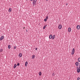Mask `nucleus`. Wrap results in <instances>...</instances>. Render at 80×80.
<instances>
[{"mask_svg":"<svg viewBox=\"0 0 80 80\" xmlns=\"http://www.w3.org/2000/svg\"><path fill=\"white\" fill-rule=\"evenodd\" d=\"M37 0H33L32 1V4L33 6L36 5V2H37Z\"/></svg>","mask_w":80,"mask_h":80,"instance_id":"f257e3e1","label":"nucleus"},{"mask_svg":"<svg viewBox=\"0 0 80 80\" xmlns=\"http://www.w3.org/2000/svg\"><path fill=\"white\" fill-rule=\"evenodd\" d=\"M74 52H75V48H73L72 49V52L71 53L72 55H73V54H74Z\"/></svg>","mask_w":80,"mask_h":80,"instance_id":"f03ea898","label":"nucleus"},{"mask_svg":"<svg viewBox=\"0 0 80 80\" xmlns=\"http://www.w3.org/2000/svg\"><path fill=\"white\" fill-rule=\"evenodd\" d=\"M77 72H78V73H80V69H79V68H78V67H77Z\"/></svg>","mask_w":80,"mask_h":80,"instance_id":"7ed1b4c3","label":"nucleus"},{"mask_svg":"<svg viewBox=\"0 0 80 80\" xmlns=\"http://www.w3.org/2000/svg\"><path fill=\"white\" fill-rule=\"evenodd\" d=\"M22 53H19L18 55V57L19 58H21V57H22Z\"/></svg>","mask_w":80,"mask_h":80,"instance_id":"20e7f679","label":"nucleus"},{"mask_svg":"<svg viewBox=\"0 0 80 80\" xmlns=\"http://www.w3.org/2000/svg\"><path fill=\"white\" fill-rule=\"evenodd\" d=\"M62 25H61V24H59L58 27V28L60 29H61V28H62Z\"/></svg>","mask_w":80,"mask_h":80,"instance_id":"39448f33","label":"nucleus"},{"mask_svg":"<svg viewBox=\"0 0 80 80\" xmlns=\"http://www.w3.org/2000/svg\"><path fill=\"white\" fill-rule=\"evenodd\" d=\"M77 29L78 30H79V29H80V25H78V26H77Z\"/></svg>","mask_w":80,"mask_h":80,"instance_id":"423d86ee","label":"nucleus"},{"mask_svg":"<svg viewBox=\"0 0 80 80\" xmlns=\"http://www.w3.org/2000/svg\"><path fill=\"white\" fill-rule=\"evenodd\" d=\"M3 38H4V37H3V36H2L1 37L0 40H3Z\"/></svg>","mask_w":80,"mask_h":80,"instance_id":"0eeeda50","label":"nucleus"},{"mask_svg":"<svg viewBox=\"0 0 80 80\" xmlns=\"http://www.w3.org/2000/svg\"><path fill=\"white\" fill-rule=\"evenodd\" d=\"M76 65V66H78V65H79V63H78V62H76L75 63Z\"/></svg>","mask_w":80,"mask_h":80,"instance_id":"6e6552de","label":"nucleus"},{"mask_svg":"<svg viewBox=\"0 0 80 80\" xmlns=\"http://www.w3.org/2000/svg\"><path fill=\"white\" fill-rule=\"evenodd\" d=\"M68 32H71V28H68Z\"/></svg>","mask_w":80,"mask_h":80,"instance_id":"1a4fd4ad","label":"nucleus"},{"mask_svg":"<svg viewBox=\"0 0 80 80\" xmlns=\"http://www.w3.org/2000/svg\"><path fill=\"white\" fill-rule=\"evenodd\" d=\"M52 38V34H51L49 35V38L50 39H51Z\"/></svg>","mask_w":80,"mask_h":80,"instance_id":"9d476101","label":"nucleus"},{"mask_svg":"<svg viewBox=\"0 0 80 80\" xmlns=\"http://www.w3.org/2000/svg\"><path fill=\"white\" fill-rule=\"evenodd\" d=\"M27 65H28V62H26L25 63V66L26 67H27Z\"/></svg>","mask_w":80,"mask_h":80,"instance_id":"9b49d317","label":"nucleus"},{"mask_svg":"<svg viewBox=\"0 0 80 80\" xmlns=\"http://www.w3.org/2000/svg\"><path fill=\"white\" fill-rule=\"evenodd\" d=\"M47 25H45L43 27V30L45 29V28L47 27Z\"/></svg>","mask_w":80,"mask_h":80,"instance_id":"f8f14e48","label":"nucleus"},{"mask_svg":"<svg viewBox=\"0 0 80 80\" xmlns=\"http://www.w3.org/2000/svg\"><path fill=\"white\" fill-rule=\"evenodd\" d=\"M13 67L14 68H16V67H17V65H16V64H15L14 65Z\"/></svg>","mask_w":80,"mask_h":80,"instance_id":"ddd939ff","label":"nucleus"},{"mask_svg":"<svg viewBox=\"0 0 80 80\" xmlns=\"http://www.w3.org/2000/svg\"><path fill=\"white\" fill-rule=\"evenodd\" d=\"M55 35H54L53 36H52V39L53 40L55 38Z\"/></svg>","mask_w":80,"mask_h":80,"instance_id":"4468645a","label":"nucleus"},{"mask_svg":"<svg viewBox=\"0 0 80 80\" xmlns=\"http://www.w3.org/2000/svg\"><path fill=\"white\" fill-rule=\"evenodd\" d=\"M35 55H33L32 57V59H34V58H35Z\"/></svg>","mask_w":80,"mask_h":80,"instance_id":"2eb2a0df","label":"nucleus"},{"mask_svg":"<svg viewBox=\"0 0 80 80\" xmlns=\"http://www.w3.org/2000/svg\"><path fill=\"white\" fill-rule=\"evenodd\" d=\"M39 76H41L42 75V72H39Z\"/></svg>","mask_w":80,"mask_h":80,"instance_id":"dca6fc26","label":"nucleus"},{"mask_svg":"<svg viewBox=\"0 0 80 80\" xmlns=\"http://www.w3.org/2000/svg\"><path fill=\"white\" fill-rule=\"evenodd\" d=\"M10 48H11V46H10V45H8V48H9V49H10Z\"/></svg>","mask_w":80,"mask_h":80,"instance_id":"f3484780","label":"nucleus"},{"mask_svg":"<svg viewBox=\"0 0 80 80\" xmlns=\"http://www.w3.org/2000/svg\"><path fill=\"white\" fill-rule=\"evenodd\" d=\"M8 11H9V12H11V11H12V9H11V8H10L9 9Z\"/></svg>","mask_w":80,"mask_h":80,"instance_id":"a211bd4d","label":"nucleus"},{"mask_svg":"<svg viewBox=\"0 0 80 80\" xmlns=\"http://www.w3.org/2000/svg\"><path fill=\"white\" fill-rule=\"evenodd\" d=\"M0 52H3V49H0Z\"/></svg>","mask_w":80,"mask_h":80,"instance_id":"6ab92c4d","label":"nucleus"},{"mask_svg":"<svg viewBox=\"0 0 80 80\" xmlns=\"http://www.w3.org/2000/svg\"><path fill=\"white\" fill-rule=\"evenodd\" d=\"M17 66H20V63H18L17 64Z\"/></svg>","mask_w":80,"mask_h":80,"instance_id":"aec40b11","label":"nucleus"},{"mask_svg":"<svg viewBox=\"0 0 80 80\" xmlns=\"http://www.w3.org/2000/svg\"><path fill=\"white\" fill-rule=\"evenodd\" d=\"M78 62H80V58H78Z\"/></svg>","mask_w":80,"mask_h":80,"instance_id":"412c9836","label":"nucleus"},{"mask_svg":"<svg viewBox=\"0 0 80 80\" xmlns=\"http://www.w3.org/2000/svg\"><path fill=\"white\" fill-rule=\"evenodd\" d=\"M17 48V46H14V49H16V48Z\"/></svg>","mask_w":80,"mask_h":80,"instance_id":"4be33fe9","label":"nucleus"},{"mask_svg":"<svg viewBox=\"0 0 80 80\" xmlns=\"http://www.w3.org/2000/svg\"><path fill=\"white\" fill-rule=\"evenodd\" d=\"M48 18V16L46 17V19H47Z\"/></svg>","mask_w":80,"mask_h":80,"instance_id":"5701e85b","label":"nucleus"},{"mask_svg":"<svg viewBox=\"0 0 80 80\" xmlns=\"http://www.w3.org/2000/svg\"><path fill=\"white\" fill-rule=\"evenodd\" d=\"M44 20L45 22H47V19H45Z\"/></svg>","mask_w":80,"mask_h":80,"instance_id":"b1692460","label":"nucleus"},{"mask_svg":"<svg viewBox=\"0 0 80 80\" xmlns=\"http://www.w3.org/2000/svg\"><path fill=\"white\" fill-rule=\"evenodd\" d=\"M78 80H80V78H78Z\"/></svg>","mask_w":80,"mask_h":80,"instance_id":"393cba45","label":"nucleus"},{"mask_svg":"<svg viewBox=\"0 0 80 80\" xmlns=\"http://www.w3.org/2000/svg\"><path fill=\"white\" fill-rule=\"evenodd\" d=\"M55 75V74H54V73H52V76H54Z\"/></svg>","mask_w":80,"mask_h":80,"instance_id":"a878e982","label":"nucleus"},{"mask_svg":"<svg viewBox=\"0 0 80 80\" xmlns=\"http://www.w3.org/2000/svg\"><path fill=\"white\" fill-rule=\"evenodd\" d=\"M79 67H80V63H79Z\"/></svg>","mask_w":80,"mask_h":80,"instance_id":"bb28decb","label":"nucleus"},{"mask_svg":"<svg viewBox=\"0 0 80 80\" xmlns=\"http://www.w3.org/2000/svg\"><path fill=\"white\" fill-rule=\"evenodd\" d=\"M37 50V48H35V50Z\"/></svg>","mask_w":80,"mask_h":80,"instance_id":"cd10ccee","label":"nucleus"},{"mask_svg":"<svg viewBox=\"0 0 80 80\" xmlns=\"http://www.w3.org/2000/svg\"><path fill=\"white\" fill-rule=\"evenodd\" d=\"M78 68H79V69L80 70V67H79Z\"/></svg>","mask_w":80,"mask_h":80,"instance_id":"c85d7f7f","label":"nucleus"},{"mask_svg":"<svg viewBox=\"0 0 80 80\" xmlns=\"http://www.w3.org/2000/svg\"><path fill=\"white\" fill-rule=\"evenodd\" d=\"M26 32H28V31L27 30H26Z\"/></svg>","mask_w":80,"mask_h":80,"instance_id":"c756f323","label":"nucleus"},{"mask_svg":"<svg viewBox=\"0 0 80 80\" xmlns=\"http://www.w3.org/2000/svg\"><path fill=\"white\" fill-rule=\"evenodd\" d=\"M31 1H33V0H30Z\"/></svg>","mask_w":80,"mask_h":80,"instance_id":"7c9ffc66","label":"nucleus"},{"mask_svg":"<svg viewBox=\"0 0 80 80\" xmlns=\"http://www.w3.org/2000/svg\"><path fill=\"white\" fill-rule=\"evenodd\" d=\"M46 0V1H48V0Z\"/></svg>","mask_w":80,"mask_h":80,"instance_id":"2f4dec72","label":"nucleus"},{"mask_svg":"<svg viewBox=\"0 0 80 80\" xmlns=\"http://www.w3.org/2000/svg\"><path fill=\"white\" fill-rule=\"evenodd\" d=\"M66 5H67V4Z\"/></svg>","mask_w":80,"mask_h":80,"instance_id":"473e14b6","label":"nucleus"},{"mask_svg":"<svg viewBox=\"0 0 80 80\" xmlns=\"http://www.w3.org/2000/svg\"><path fill=\"white\" fill-rule=\"evenodd\" d=\"M27 1L28 0H26Z\"/></svg>","mask_w":80,"mask_h":80,"instance_id":"72a5a7b5","label":"nucleus"}]
</instances>
